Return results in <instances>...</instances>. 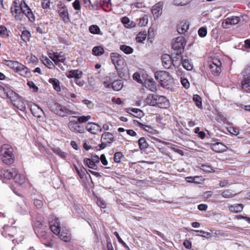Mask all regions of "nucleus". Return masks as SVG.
<instances>
[{"mask_svg":"<svg viewBox=\"0 0 250 250\" xmlns=\"http://www.w3.org/2000/svg\"><path fill=\"white\" fill-rule=\"evenodd\" d=\"M189 28V23L188 21H182L178 25L177 31L180 34H184Z\"/></svg>","mask_w":250,"mask_h":250,"instance_id":"21","label":"nucleus"},{"mask_svg":"<svg viewBox=\"0 0 250 250\" xmlns=\"http://www.w3.org/2000/svg\"><path fill=\"white\" fill-rule=\"evenodd\" d=\"M191 231L193 232H196L198 233H200V234H198L199 236H201L205 238H209L211 236V233L202 230H194L191 229Z\"/></svg>","mask_w":250,"mask_h":250,"instance_id":"47","label":"nucleus"},{"mask_svg":"<svg viewBox=\"0 0 250 250\" xmlns=\"http://www.w3.org/2000/svg\"><path fill=\"white\" fill-rule=\"evenodd\" d=\"M244 79L241 83V86L243 91L246 92H250V78L243 77Z\"/></svg>","mask_w":250,"mask_h":250,"instance_id":"27","label":"nucleus"},{"mask_svg":"<svg viewBox=\"0 0 250 250\" xmlns=\"http://www.w3.org/2000/svg\"><path fill=\"white\" fill-rule=\"evenodd\" d=\"M27 85L30 88V89L33 92H37L38 91L39 88L32 81H29L27 82Z\"/></svg>","mask_w":250,"mask_h":250,"instance_id":"56","label":"nucleus"},{"mask_svg":"<svg viewBox=\"0 0 250 250\" xmlns=\"http://www.w3.org/2000/svg\"><path fill=\"white\" fill-rule=\"evenodd\" d=\"M113 81V80L111 79L110 77H108L107 76H106L104 78L103 81V84L104 85V86L105 88H110L111 86H112V84H112Z\"/></svg>","mask_w":250,"mask_h":250,"instance_id":"46","label":"nucleus"},{"mask_svg":"<svg viewBox=\"0 0 250 250\" xmlns=\"http://www.w3.org/2000/svg\"><path fill=\"white\" fill-rule=\"evenodd\" d=\"M123 156V154L121 152H118L114 154V161L116 163H119L121 159Z\"/></svg>","mask_w":250,"mask_h":250,"instance_id":"63","label":"nucleus"},{"mask_svg":"<svg viewBox=\"0 0 250 250\" xmlns=\"http://www.w3.org/2000/svg\"><path fill=\"white\" fill-rule=\"evenodd\" d=\"M146 88L149 89L151 91H154L156 90V85L153 79L151 78L148 77L143 83Z\"/></svg>","mask_w":250,"mask_h":250,"instance_id":"16","label":"nucleus"},{"mask_svg":"<svg viewBox=\"0 0 250 250\" xmlns=\"http://www.w3.org/2000/svg\"><path fill=\"white\" fill-rule=\"evenodd\" d=\"M30 109L33 115L37 118H40L44 114L42 109L37 104H34L31 105Z\"/></svg>","mask_w":250,"mask_h":250,"instance_id":"17","label":"nucleus"},{"mask_svg":"<svg viewBox=\"0 0 250 250\" xmlns=\"http://www.w3.org/2000/svg\"><path fill=\"white\" fill-rule=\"evenodd\" d=\"M3 90L6 97L10 99L12 103L19 97L16 92L8 87L3 88Z\"/></svg>","mask_w":250,"mask_h":250,"instance_id":"14","label":"nucleus"},{"mask_svg":"<svg viewBox=\"0 0 250 250\" xmlns=\"http://www.w3.org/2000/svg\"><path fill=\"white\" fill-rule=\"evenodd\" d=\"M50 59L53 61L56 64L59 62H64L65 61V57L62 52H52L49 54Z\"/></svg>","mask_w":250,"mask_h":250,"instance_id":"10","label":"nucleus"},{"mask_svg":"<svg viewBox=\"0 0 250 250\" xmlns=\"http://www.w3.org/2000/svg\"><path fill=\"white\" fill-rule=\"evenodd\" d=\"M84 162L89 168H94L96 166L94 161L91 159L86 158L84 160Z\"/></svg>","mask_w":250,"mask_h":250,"instance_id":"59","label":"nucleus"},{"mask_svg":"<svg viewBox=\"0 0 250 250\" xmlns=\"http://www.w3.org/2000/svg\"><path fill=\"white\" fill-rule=\"evenodd\" d=\"M157 95L154 94H149L146 98V103L150 105L156 106L157 104Z\"/></svg>","mask_w":250,"mask_h":250,"instance_id":"30","label":"nucleus"},{"mask_svg":"<svg viewBox=\"0 0 250 250\" xmlns=\"http://www.w3.org/2000/svg\"><path fill=\"white\" fill-rule=\"evenodd\" d=\"M120 49L126 54H129L133 52V49L127 45H122L120 46Z\"/></svg>","mask_w":250,"mask_h":250,"instance_id":"48","label":"nucleus"},{"mask_svg":"<svg viewBox=\"0 0 250 250\" xmlns=\"http://www.w3.org/2000/svg\"><path fill=\"white\" fill-rule=\"evenodd\" d=\"M200 168L206 172H214V170L210 166L202 164L200 166Z\"/></svg>","mask_w":250,"mask_h":250,"instance_id":"53","label":"nucleus"},{"mask_svg":"<svg viewBox=\"0 0 250 250\" xmlns=\"http://www.w3.org/2000/svg\"><path fill=\"white\" fill-rule=\"evenodd\" d=\"M42 61L43 64L49 68H52L54 66L53 62L47 57H43Z\"/></svg>","mask_w":250,"mask_h":250,"instance_id":"55","label":"nucleus"},{"mask_svg":"<svg viewBox=\"0 0 250 250\" xmlns=\"http://www.w3.org/2000/svg\"><path fill=\"white\" fill-rule=\"evenodd\" d=\"M182 65L184 68L187 70H191L192 69V65L190 61L187 59H184L181 62Z\"/></svg>","mask_w":250,"mask_h":250,"instance_id":"43","label":"nucleus"},{"mask_svg":"<svg viewBox=\"0 0 250 250\" xmlns=\"http://www.w3.org/2000/svg\"><path fill=\"white\" fill-rule=\"evenodd\" d=\"M50 228L52 232L59 235V238L64 242H69L71 240V235L67 230L61 232L60 222L57 217H54L50 221Z\"/></svg>","mask_w":250,"mask_h":250,"instance_id":"3","label":"nucleus"},{"mask_svg":"<svg viewBox=\"0 0 250 250\" xmlns=\"http://www.w3.org/2000/svg\"><path fill=\"white\" fill-rule=\"evenodd\" d=\"M126 112L137 118H141L143 116V111L138 108H127Z\"/></svg>","mask_w":250,"mask_h":250,"instance_id":"28","label":"nucleus"},{"mask_svg":"<svg viewBox=\"0 0 250 250\" xmlns=\"http://www.w3.org/2000/svg\"><path fill=\"white\" fill-rule=\"evenodd\" d=\"M198 34L200 37H206L207 34V28L204 27H200L198 31Z\"/></svg>","mask_w":250,"mask_h":250,"instance_id":"60","label":"nucleus"},{"mask_svg":"<svg viewBox=\"0 0 250 250\" xmlns=\"http://www.w3.org/2000/svg\"><path fill=\"white\" fill-rule=\"evenodd\" d=\"M50 83L52 84L55 90L59 92L61 90L59 81L55 78H50L48 80Z\"/></svg>","mask_w":250,"mask_h":250,"instance_id":"36","label":"nucleus"},{"mask_svg":"<svg viewBox=\"0 0 250 250\" xmlns=\"http://www.w3.org/2000/svg\"><path fill=\"white\" fill-rule=\"evenodd\" d=\"M221 195L225 198H231L234 197L236 194L230 189H226L222 192Z\"/></svg>","mask_w":250,"mask_h":250,"instance_id":"41","label":"nucleus"},{"mask_svg":"<svg viewBox=\"0 0 250 250\" xmlns=\"http://www.w3.org/2000/svg\"><path fill=\"white\" fill-rule=\"evenodd\" d=\"M59 14L62 21L65 22L67 23L69 22L70 19L69 18L68 10L65 7H62L60 8L59 10Z\"/></svg>","mask_w":250,"mask_h":250,"instance_id":"18","label":"nucleus"},{"mask_svg":"<svg viewBox=\"0 0 250 250\" xmlns=\"http://www.w3.org/2000/svg\"><path fill=\"white\" fill-rule=\"evenodd\" d=\"M90 115L87 116H81L78 117L77 121L80 123H84L88 121L91 119Z\"/></svg>","mask_w":250,"mask_h":250,"instance_id":"57","label":"nucleus"},{"mask_svg":"<svg viewBox=\"0 0 250 250\" xmlns=\"http://www.w3.org/2000/svg\"><path fill=\"white\" fill-rule=\"evenodd\" d=\"M0 156L2 162L5 164H12L15 158L12 147L8 144L2 145L0 148Z\"/></svg>","mask_w":250,"mask_h":250,"instance_id":"4","label":"nucleus"},{"mask_svg":"<svg viewBox=\"0 0 250 250\" xmlns=\"http://www.w3.org/2000/svg\"><path fill=\"white\" fill-rule=\"evenodd\" d=\"M89 32L94 34H100V29L96 25H91L89 28Z\"/></svg>","mask_w":250,"mask_h":250,"instance_id":"49","label":"nucleus"},{"mask_svg":"<svg viewBox=\"0 0 250 250\" xmlns=\"http://www.w3.org/2000/svg\"><path fill=\"white\" fill-rule=\"evenodd\" d=\"M13 105L21 111H24L26 109V105L21 98L19 97L13 103Z\"/></svg>","mask_w":250,"mask_h":250,"instance_id":"25","label":"nucleus"},{"mask_svg":"<svg viewBox=\"0 0 250 250\" xmlns=\"http://www.w3.org/2000/svg\"><path fill=\"white\" fill-rule=\"evenodd\" d=\"M139 126L142 128L149 133H152L153 131V129L151 126H148L147 125H143L142 124L140 123Z\"/></svg>","mask_w":250,"mask_h":250,"instance_id":"62","label":"nucleus"},{"mask_svg":"<svg viewBox=\"0 0 250 250\" xmlns=\"http://www.w3.org/2000/svg\"><path fill=\"white\" fill-rule=\"evenodd\" d=\"M121 21L126 28H131L136 26V23L130 21L127 17H123Z\"/></svg>","mask_w":250,"mask_h":250,"instance_id":"29","label":"nucleus"},{"mask_svg":"<svg viewBox=\"0 0 250 250\" xmlns=\"http://www.w3.org/2000/svg\"><path fill=\"white\" fill-rule=\"evenodd\" d=\"M110 57L119 76L122 78H127L128 74V70L124 59L117 53H111Z\"/></svg>","mask_w":250,"mask_h":250,"instance_id":"2","label":"nucleus"},{"mask_svg":"<svg viewBox=\"0 0 250 250\" xmlns=\"http://www.w3.org/2000/svg\"><path fill=\"white\" fill-rule=\"evenodd\" d=\"M30 37V33L27 30H24L22 32L21 34V38L22 41L25 42H27L29 40Z\"/></svg>","mask_w":250,"mask_h":250,"instance_id":"50","label":"nucleus"},{"mask_svg":"<svg viewBox=\"0 0 250 250\" xmlns=\"http://www.w3.org/2000/svg\"><path fill=\"white\" fill-rule=\"evenodd\" d=\"M16 210L20 214L23 215L27 212L28 207L25 203L22 205L18 204L16 207Z\"/></svg>","mask_w":250,"mask_h":250,"instance_id":"34","label":"nucleus"},{"mask_svg":"<svg viewBox=\"0 0 250 250\" xmlns=\"http://www.w3.org/2000/svg\"><path fill=\"white\" fill-rule=\"evenodd\" d=\"M155 79L161 83L163 86L168 84L169 82L172 81V78L169 74L165 71L157 72L155 74Z\"/></svg>","mask_w":250,"mask_h":250,"instance_id":"6","label":"nucleus"},{"mask_svg":"<svg viewBox=\"0 0 250 250\" xmlns=\"http://www.w3.org/2000/svg\"><path fill=\"white\" fill-rule=\"evenodd\" d=\"M216 120L218 122L223 123L224 124H228V121L226 118L225 115L221 112H219L218 113V115L216 117Z\"/></svg>","mask_w":250,"mask_h":250,"instance_id":"45","label":"nucleus"},{"mask_svg":"<svg viewBox=\"0 0 250 250\" xmlns=\"http://www.w3.org/2000/svg\"><path fill=\"white\" fill-rule=\"evenodd\" d=\"M156 103V106L160 108H167L169 106L168 100L166 97L163 96L157 95Z\"/></svg>","mask_w":250,"mask_h":250,"instance_id":"13","label":"nucleus"},{"mask_svg":"<svg viewBox=\"0 0 250 250\" xmlns=\"http://www.w3.org/2000/svg\"><path fill=\"white\" fill-rule=\"evenodd\" d=\"M104 49L101 46L94 47L92 49V54L95 56H100L104 53Z\"/></svg>","mask_w":250,"mask_h":250,"instance_id":"39","label":"nucleus"},{"mask_svg":"<svg viewBox=\"0 0 250 250\" xmlns=\"http://www.w3.org/2000/svg\"><path fill=\"white\" fill-rule=\"evenodd\" d=\"M186 44V41L183 37L176 38L173 44V49L179 53H182Z\"/></svg>","mask_w":250,"mask_h":250,"instance_id":"9","label":"nucleus"},{"mask_svg":"<svg viewBox=\"0 0 250 250\" xmlns=\"http://www.w3.org/2000/svg\"><path fill=\"white\" fill-rule=\"evenodd\" d=\"M85 128L87 131L93 134H96L98 132L102 131L101 127L97 124L93 122H88Z\"/></svg>","mask_w":250,"mask_h":250,"instance_id":"11","label":"nucleus"},{"mask_svg":"<svg viewBox=\"0 0 250 250\" xmlns=\"http://www.w3.org/2000/svg\"><path fill=\"white\" fill-rule=\"evenodd\" d=\"M244 206L242 204H234L229 207V211L234 213H240L242 211Z\"/></svg>","mask_w":250,"mask_h":250,"instance_id":"23","label":"nucleus"},{"mask_svg":"<svg viewBox=\"0 0 250 250\" xmlns=\"http://www.w3.org/2000/svg\"><path fill=\"white\" fill-rule=\"evenodd\" d=\"M170 148L174 151L180 154L181 156L184 155V152L182 150L179 149V147L177 146L172 145L170 146Z\"/></svg>","mask_w":250,"mask_h":250,"instance_id":"61","label":"nucleus"},{"mask_svg":"<svg viewBox=\"0 0 250 250\" xmlns=\"http://www.w3.org/2000/svg\"><path fill=\"white\" fill-rule=\"evenodd\" d=\"M65 75L68 78H74L76 79H79L82 77L83 72L78 69L72 70L67 72Z\"/></svg>","mask_w":250,"mask_h":250,"instance_id":"19","label":"nucleus"},{"mask_svg":"<svg viewBox=\"0 0 250 250\" xmlns=\"http://www.w3.org/2000/svg\"><path fill=\"white\" fill-rule=\"evenodd\" d=\"M221 66L209 65V69L214 76H218L220 73L221 71Z\"/></svg>","mask_w":250,"mask_h":250,"instance_id":"42","label":"nucleus"},{"mask_svg":"<svg viewBox=\"0 0 250 250\" xmlns=\"http://www.w3.org/2000/svg\"><path fill=\"white\" fill-rule=\"evenodd\" d=\"M101 140L102 141V145H104V147L105 144H110L113 141L114 137L112 133L106 132L102 134Z\"/></svg>","mask_w":250,"mask_h":250,"instance_id":"15","label":"nucleus"},{"mask_svg":"<svg viewBox=\"0 0 250 250\" xmlns=\"http://www.w3.org/2000/svg\"><path fill=\"white\" fill-rule=\"evenodd\" d=\"M16 231V229L9 226H4L1 231V234L5 238L11 239Z\"/></svg>","mask_w":250,"mask_h":250,"instance_id":"12","label":"nucleus"},{"mask_svg":"<svg viewBox=\"0 0 250 250\" xmlns=\"http://www.w3.org/2000/svg\"><path fill=\"white\" fill-rule=\"evenodd\" d=\"M162 7L160 3H158L153 6L152 13L154 17L158 18L162 14Z\"/></svg>","mask_w":250,"mask_h":250,"instance_id":"26","label":"nucleus"},{"mask_svg":"<svg viewBox=\"0 0 250 250\" xmlns=\"http://www.w3.org/2000/svg\"><path fill=\"white\" fill-rule=\"evenodd\" d=\"M240 21V17L232 16L228 17L222 21V26L223 28L228 29L231 26L238 24Z\"/></svg>","mask_w":250,"mask_h":250,"instance_id":"7","label":"nucleus"},{"mask_svg":"<svg viewBox=\"0 0 250 250\" xmlns=\"http://www.w3.org/2000/svg\"><path fill=\"white\" fill-rule=\"evenodd\" d=\"M0 35L2 38H7L9 36L7 28L3 26H0Z\"/></svg>","mask_w":250,"mask_h":250,"instance_id":"54","label":"nucleus"},{"mask_svg":"<svg viewBox=\"0 0 250 250\" xmlns=\"http://www.w3.org/2000/svg\"><path fill=\"white\" fill-rule=\"evenodd\" d=\"M19 63L20 62H19L17 61H14L12 60H5L3 61V63L5 65L9 66L10 68L13 69L14 71L16 70L17 67H18Z\"/></svg>","mask_w":250,"mask_h":250,"instance_id":"35","label":"nucleus"},{"mask_svg":"<svg viewBox=\"0 0 250 250\" xmlns=\"http://www.w3.org/2000/svg\"><path fill=\"white\" fill-rule=\"evenodd\" d=\"M58 112L57 115L61 116L62 117L66 116L67 115H71L73 114V112L68 109L65 106H62L61 105V108L59 109V111H58Z\"/></svg>","mask_w":250,"mask_h":250,"instance_id":"31","label":"nucleus"},{"mask_svg":"<svg viewBox=\"0 0 250 250\" xmlns=\"http://www.w3.org/2000/svg\"><path fill=\"white\" fill-rule=\"evenodd\" d=\"M51 150L54 153L62 159H65L66 157V153L62 151L59 147H53L51 148Z\"/></svg>","mask_w":250,"mask_h":250,"instance_id":"38","label":"nucleus"},{"mask_svg":"<svg viewBox=\"0 0 250 250\" xmlns=\"http://www.w3.org/2000/svg\"><path fill=\"white\" fill-rule=\"evenodd\" d=\"M243 77L250 78V66H248L242 72Z\"/></svg>","mask_w":250,"mask_h":250,"instance_id":"64","label":"nucleus"},{"mask_svg":"<svg viewBox=\"0 0 250 250\" xmlns=\"http://www.w3.org/2000/svg\"><path fill=\"white\" fill-rule=\"evenodd\" d=\"M139 148L140 149L143 150L146 149L148 147V145L146 141V139L144 137L140 138L138 141Z\"/></svg>","mask_w":250,"mask_h":250,"instance_id":"40","label":"nucleus"},{"mask_svg":"<svg viewBox=\"0 0 250 250\" xmlns=\"http://www.w3.org/2000/svg\"><path fill=\"white\" fill-rule=\"evenodd\" d=\"M184 59L182 56L181 53H179L178 51L176 53V56L174 57L172 62L174 66H178L181 63L182 60Z\"/></svg>","mask_w":250,"mask_h":250,"instance_id":"32","label":"nucleus"},{"mask_svg":"<svg viewBox=\"0 0 250 250\" xmlns=\"http://www.w3.org/2000/svg\"><path fill=\"white\" fill-rule=\"evenodd\" d=\"M19 75L24 77H29L31 76V73L28 68L24 65L21 70Z\"/></svg>","mask_w":250,"mask_h":250,"instance_id":"44","label":"nucleus"},{"mask_svg":"<svg viewBox=\"0 0 250 250\" xmlns=\"http://www.w3.org/2000/svg\"><path fill=\"white\" fill-rule=\"evenodd\" d=\"M212 150L215 152L221 153L227 150L226 146L221 143H216L211 145Z\"/></svg>","mask_w":250,"mask_h":250,"instance_id":"22","label":"nucleus"},{"mask_svg":"<svg viewBox=\"0 0 250 250\" xmlns=\"http://www.w3.org/2000/svg\"><path fill=\"white\" fill-rule=\"evenodd\" d=\"M11 12L17 20H22L24 15L26 16L31 22L35 20V16L31 10L23 0L21 1L20 6H11Z\"/></svg>","mask_w":250,"mask_h":250,"instance_id":"1","label":"nucleus"},{"mask_svg":"<svg viewBox=\"0 0 250 250\" xmlns=\"http://www.w3.org/2000/svg\"><path fill=\"white\" fill-rule=\"evenodd\" d=\"M18 174V170L16 168H11L9 169H2L0 170V179L3 182L7 180L14 179L15 176Z\"/></svg>","mask_w":250,"mask_h":250,"instance_id":"5","label":"nucleus"},{"mask_svg":"<svg viewBox=\"0 0 250 250\" xmlns=\"http://www.w3.org/2000/svg\"><path fill=\"white\" fill-rule=\"evenodd\" d=\"M26 60L29 63H32L33 64H36L38 62L37 58L33 55H30L27 56Z\"/></svg>","mask_w":250,"mask_h":250,"instance_id":"58","label":"nucleus"},{"mask_svg":"<svg viewBox=\"0 0 250 250\" xmlns=\"http://www.w3.org/2000/svg\"><path fill=\"white\" fill-rule=\"evenodd\" d=\"M49 109L54 113L57 114L59 109L61 108V104L51 100L48 102L47 104Z\"/></svg>","mask_w":250,"mask_h":250,"instance_id":"24","label":"nucleus"},{"mask_svg":"<svg viewBox=\"0 0 250 250\" xmlns=\"http://www.w3.org/2000/svg\"><path fill=\"white\" fill-rule=\"evenodd\" d=\"M68 127L74 133L83 134L85 132L84 128L77 121H70L68 124Z\"/></svg>","mask_w":250,"mask_h":250,"instance_id":"8","label":"nucleus"},{"mask_svg":"<svg viewBox=\"0 0 250 250\" xmlns=\"http://www.w3.org/2000/svg\"><path fill=\"white\" fill-rule=\"evenodd\" d=\"M14 180L15 182L21 185L25 183L27 181V180L24 174H19L18 173L17 176H15Z\"/></svg>","mask_w":250,"mask_h":250,"instance_id":"33","label":"nucleus"},{"mask_svg":"<svg viewBox=\"0 0 250 250\" xmlns=\"http://www.w3.org/2000/svg\"><path fill=\"white\" fill-rule=\"evenodd\" d=\"M193 100L195 103L196 105L199 108H201L202 104L201 98L198 95H194L193 97Z\"/></svg>","mask_w":250,"mask_h":250,"instance_id":"51","label":"nucleus"},{"mask_svg":"<svg viewBox=\"0 0 250 250\" xmlns=\"http://www.w3.org/2000/svg\"><path fill=\"white\" fill-rule=\"evenodd\" d=\"M146 34L145 32H140L137 36L136 41L139 42H143L146 39Z\"/></svg>","mask_w":250,"mask_h":250,"instance_id":"52","label":"nucleus"},{"mask_svg":"<svg viewBox=\"0 0 250 250\" xmlns=\"http://www.w3.org/2000/svg\"><path fill=\"white\" fill-rule=\"evenodd\" d=\"M161 59L163 66L167 69L170 68L172 63L171 57L168 54H164Z\"/></svg>","mask_w":250,"mask_h":250,"instance_id":"20","label":"nucleus"},{"mask_svg":"<svg viewBox=\"0 0 250 250\" xmlns=\"http://www.w3.org/2000/svg\"><path fill=\"white\" fill-rule=\"evenodd\" d=\"M123 86V82L121 80H114L112 83V87L115 91L121 90Z\"/></svg>","mask_w":250,"mask_h":250,"instance_id":"37","label":"nucleus"}]
</instances>
